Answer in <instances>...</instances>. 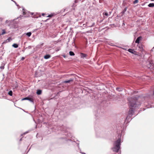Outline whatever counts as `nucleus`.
<instances>
[{
  "label": "nucleus",
  "mask_w": 154,
  "mask_h": 154,
  "mask_svg": "<svg viewBox=\"0 0 154 154\" xmlns=\"http://www.w3.org/2000/svg\"><path fill=\"white\" fill-rule=\"evenodd\" d=\"M147 67L148 68L152 69L154 67V64L152 61L149 62V64L147 65Z\"/></svg>",
  "instance_id": "7ed1b4c3"
},
{
  "label": "nucleus",
  "mask_w": 154,
  "mask_h": 154,
  "mask_svg": "<svg viewBox=\"0 0 154 154\" xmlns=\"http://www.w3.org/2000/svg\"><path fill=\"white\" fill-rule=\"evenodd\" d=\"M23 11H24V8H23Z\"/></svg>",
  "instance_id": "de8ad7c7"
},
{
  "label": "nucleus",
  "mask_w": 154,
  "mask_h": 154,
  "mask_svg": "<svg viewBox=\"0 0 154 154\" xmlns=\"http://www.w3.org/2000/svg\"><path fill=\"white\" fill-rule=\"evenodd\" d=\"M128 51L129 52L134 54L135 55H137V53L134 51V49H128Z\"/></svg>",
  "instance_id": "20e7f679"
},
{
  "label": "nucleus",
  "mask_w": 154,
  "mask_h": 154,
  "mask_svg": "<svg viewBox=\"0 0 154 154\" xmlns=\"http://www.w3.org/2000/svg\"><path fill=\"white\" fill-rule=\"evenodd\" d=\"M28 100L29 101L33 103H34L33 99L29 97V99H28Z\"/></svg>",
  "instance_id": "6ab92c4d"
},
{
  "label": "nucleus",
  "mask_w": 154,
  "mask_h": 154,
  "mask_svg": "<svg viewBox=\"0 0 154 154\" xmlns=\"http://www.w3.org/2000/svg\"><path fill=\"white\" fill-rule=\"evenodd\" d=\"M45 15V14L44 13H42V15L43 16H44Z\"/></svg>",
  "instance_id": "f704fd0d"
},
{
  "label": "nucleus",
  "mask_w": 154,
  "mask_h": 154,
  "mask_svg": "<svg viewBox=\"0 0 154 154\" xmlns=\"http://www.w3.org/2000/svg\"><path fill=\"white\" fill-rule=\"evenodd\" d=\"M123 25H125V23H122V25L123 26Z\"/></svg>",
  "instance_id": "c03bdc74"
},
{
  "label": "nucleus",
  "mask_w": 154,
  "mask_h": 154,
  "mask_svg": "<svg viewBox=\"0 0 154 154\" xmlns=\"http://www.w3.org/2000/svg\"><path fill=\"white\" fill-rule=\"evenodd\" d=\"M148 6L149 7H154V3H150L148 5Z\"/></svg>",
  "instance_id": "f8f14e48"
},
{
  "label": "nucleus",
  "mask_w": 154,
  "mask_h": 154,
  "mask_svg": "<svg viewBox=\"0 0 154 154\" xmlns=\"http://www.w3.org/2000/svg\"><path fill=\"white\" fill-rule=\"evenodd\" d=\"M15 4L17 6H18V5H17L16 3H16H15Z\"/></svg>",
  "instance_id": "37998d69"
},
{
  "label": "nucleus",
  "mask_w": 154,
  "mask_h": 154,
  "mask_svg": "<svg viewBox=\"0 0 154 154\" xmlns=\"http://www.w3.org/2000/svg\"><path fill=\"white\" fill-rule=\"evenodd\" d=\"M62 56L64 58H65L66 57V56L65 55H63Z\"/></svg>",
  "instance_id": "72a5a7b5"
},
{
  "label": "nucleus",
  "mask_w": 154,
  "mask_h": 154,
  "mask_svg": "<svg viewBox=\"0 0 154 154\" xmlns=\"http://www.w3.org/2000/svg\"><path fill=\"white\" fill-rule=\"evenodd\" d=\"M81 57L82 58H84L85 57L87 56V55L85 54H84L81 53Z\"/></svg>",
  "instance_id": "9d476101"
},
{
  "label": "nucleus",
  "mask_w": 154,
  "mask_h": 154,
  "mask_svg": "<svg viewBox=\"0 0 154 154\" xmlns=\"http://www.w3.org/2000/svg\"><path fill=\"white\" fill-rule=\"evenodd\" d=\"M48 19H48L47 20H48Z\"/></svg>",
  "instance_id": "3c124183"
},
{
  "label": "nucleus",
  "mask_w": 154,
  "mask_h": 154,
  "mask_svg": "<svg viewBox=\"0 0 154 154\" xmlns=\"http://www.w3.org/2000/svg\"><path fill=\"white\" fill-rule=\"evenodd\" d=\"M139 97V96H134L128 99L130 109L128 111V115L126 118V119L128 117L132 116L134 112V109L138 108L140 105L141 103L139 102V103H138V101L137 100Z\"/></svg>",
  "instance_id": "f257e3e1"
},
{
  "label": "nucleus",
  "mask_w": 154,
  "mask_h": 154,
  "mask_svg": "<svg viewBox=\"0 0 154 154\" xmlns=\"http://www.w3.org/2000/svg\"><path fill=\"white\" fill-rule=\"evenodd\" d=\"M42 93V91L40 90H38L36 92V94L38 95H40Z\"/></svg>",
  "instance_id": "9b49d317"
},
{
  "label": "nucleus",
  "mask_w": 154,
  "mask_h": 154,
  "mask_svg": "<svg viewBox=\"0 0 154 154\" xmlns=\"http://www.w3.org/2000/svg\"><path fill=\"white\" fill-rule=\"evenodd\" d=\"M25 59V57H22L21 59V60H23Z\"/></svg>",
  "instance_id": "c85d7f7f"
},
{
  "label": "nucleus",
  "mask_w": 154,
  "mask_h": 154,
  "mask_svg": "<svg viewBox=\"0 0 154 154\" xmlns=\"http://www.w3.org/2000/svg\"><path fill=\"white\" fill-rule=\"evenodd\" d=\"M95 116L96 117H97L98 116L97 115H95Z\"/></svg>",
  "instance_id": "a18cd8bd"
},
{
  "label": "nucleus",
  "mask_w": 154,
  "mask_h": 154,
  "mask_svg": "<svg viewBox=\"0 0 154 154\" xmlns=\"http://www.w3.org/2000/svg\"><path fill=\"white\" fill-rule=\"evenodd\" d=\"M12 1L13 2L15 3H16V2L15 1H14L13 0V1Z\"/></svg>",
  "instance_id": "ea45409f"
},
{
  "label": "nucleus",
  "mask_w": 154,
  "mask_h": 154,
  "mask_svg": "<svg viewBox=\"0 0 154 154\" xmlns=\"http://www.w3.org/2000/svg\"><path fill=\"white\" fill-rule=\"evenodd\" d=\"M74 80V78H72L71 79H70L69 80H66L64 81L63 82V83H69L70 82H72Z\"/></svg>",
  "instance_id": "39448f33"
},
{
  "label": "nucleus",
  "mask_w": 154,
  "mask_h": 154,
  "mask_svg": "<svg viewBox=\"0 0 154 154\" xmlns=\"http://www.w3.org/2000/svg\"><path fill=\"white\" fill-rule=\"evenodd\" d=\"M31 14L32 15H33L34 14V13H31Z\"/></svg>",
  "instance_id": "c9c22d12"
},
{
  "label": "nucleus",
  "mask_w": 154,
  "mask_h": 154,
  "mask_svg": "<svg viewBox=\"0 0 154 154\" xmlns=\"http://www.w3.org/2000/svg\"><path fill=\"white\" fill-rule=\"evenodd\" d=\"M69 55L71 56H74L75 55L74 53L72 51H70L69 52Z\"/></svg>",
  "instance_id": "f3484780"
},
{
  "label": "nucleus",
  "mask_w": 154,
  "mask_h": 154,
  "mask_svg": "<svg viewBox=\"0 0 154 154\" xmlns=\"http://www.w3.org/2000/svg\"><path fill=\"white\" fill-rule=\"evenodd\" d=\"M127 9V7H126L123 10V11L121 12V14H122V16L125 13V12L126 11Z\"/></svg>",
  "instance_id": "6e6552de"
},
{
  "label": "nucleus",
  "mask_w": 154,
  "mask_h": 154,
  "mask_svg": "<svg viewBox=\"0 0 154 154\" xmlns=\"http://www.w3.org/2000/svg\"><path fill=\"white\" fill-rule=\"evenodd\" d=\"M5 64L4 63H2L1 66L0 67V68L1 69H4V66Z\"/></svg>",
  "instance_id": "2eb2a0df"
},
{
  "label": "nucleus",
  "mask_w": 154,
  "mask_h": 154,
  "mask_svg": "<svg viewBox=\"0 0 154 154\" xmlns=\"http://www.w3.org/2000/svg\"><path fill=\"white\" fill-rule=\"evenodd\" d=\"M78 146L79 147V144H78Z\"/></svg>",
  "instance_id": "79ce46f5"
},
{
  "label": "nucleus",
  "mask_w": 154,
  "mask_h": 154,
  "mask_svg": "<svg viewBox=\"0 0 154 154\" xmlns=\"http://www.w3.org/2000/svg\"><path fill=\"white\" fill-rule=\"evenodd\" d=\"M153 94H154V91H153Z\"/></svg>",
  "instance_id": "8fccbe9b"
},
{
  "label": "nucleus",
  "mask_w": 154,
  "mask_h": 154,
  "mask_svg": "<svg viewBox=\"0 0 154 154\" xmlns=\"http://www.w3.org/2000/svg\"><path fill=\"white\" fill-rule=\"evenodd\" d=\"M152 1H154V0H152Z\"/></svg>",
  "instance_id": "5fc2aeb1"
},
{
  "label": "nucleus",
  "mask_w": 154,
  "mask_h": 154,
  "mask_svg": "<svg viewBox=\"0 0 154 154\" xmlns=\"http://www.w3.org/2000/svg\"><path fill=\"white\" fill-rule=\"evenodd\" d=\"M6 33L5 30L4 29H2V32L1 35H3Z\"/></svg>",
  "instance_id": "412c9836"
},
{
  "label": "nucleus",
  "mask_w": 154,
  "mask_h": 154,
  "mask_svg": "<svg viewBox=\"0 0 154 154\" xmlns=\"http://www.w3.org/2000/svg\"><path fill=\"white\" fill-rule=\"evenodd\" d=\"M78 2V0H75V3H77Z\"/></svg>",
  "instance_id": "7c9ffc66"
},
{
  "label": "nucleus",
  "mask_w": 154,
  "mask_h": 154,
  "mask_svg": "<svg viewBox=\"0 0 154 154\" xmlns=\"http://www.w3.org/2000/svg\"><path fill=\"white\" fill-rule=\"evenodd\" d=\"M32 33L31 32H29L26 33V35L28 37H30Z\"/></svg>",
  "instance_id": "aec40b11"
},
{
  "label": "nucleus",
  "mask_w": 154,
  "mask_h": 154,
  "mask_svg": "<svg viewBox=\"0 0 154 154\" xmlns=\"http://www.w3.org/2000/svg\"><path fill=\"white\" fill-rule=\"evenodd\" d=\"M12 1L13 2L15 3H16V2L15 1H14L13 0V1Z\"/></svg>",
  "instance_id": "58836bf2"
},
{
  "label": "nucleus",
  "mask_w": 154,
  "mask_h": 154,
  "mask_svg": "<svg viewBox=\"0 0 154 154\" xmlns=\"http://www.w3.org/2000/svg\"><path fill=\"white\" fill-rule=\"evenodd\" d=\"M122 49L125 50H128V48H122Z\"/></svg>",
  "instance_id": "cd10ccee"
},
{
  "label": "nucleus",
  "mask_w": 154,
  "mask_h": 154,
  "mask_svg": "<svg viewBox=\"0 0 154 154\" xmlns=\"http://www.w3.org/2000/svg\"><path fill=\"white\" fill-rule=\"evenodd\" d=\"M82 153L83 154H85V153Z\"/></svg>",
  "instance_id": "49530a36"
},
{
  "label": "nucleus",
  "mask_w": 154,
  "mask_h": 154,
  "mask_svg": "<svg viewBox=\"0 0 154 154\" xmlns=\"http://www.w3.org/2000/svg\"><path fill=\"white\" fill-rule=\"evenodd\" d=\"M55 15V14L53 13L52 14H51L48 15L47 17H51Z\"/></svg>",
  "instance_id": "ddd939ff"
},
{
  "label": "nucleus",
  "mask_w": 154,
  "mask_h": 154,
  "mask_svg": "<svg viewBox=\"0 0 154 154\" xmlns=\"http://www.w3.org/2000/svg\"><path fill=\"white\" fill-rule=\"evenodd\" d=\"M41 15H40L39 16V17H36V16H35V15H34V16H33V17H34V18H38V17H41Z\"/></svg>",
  "instance_id": "bb28decb"
},
{
  "label": "nucleus",
  "mask_w": 154,
  "mask_h": 154,
  "mask_svg": "<svg viewBox=\"0 0 154 154\" xmlns=\"http://www.w3.org/2000/svg\"><path fill=\"white\" fill-rule=\"evenodd\" d=\"M22 140V138H21V139H20V141Z\"/></svg>",
  "instance_id": "a19ab883"
},
{
  "label": "nucleus",
  "mask_w": 154,
  "mask_h": 154,
  "mask_svg": "<svg viewBox=\"0 0 154 154\" xmlns=\"http://www.w3.org/2000/svg\"><path fill=\"white\" fill-rule=\"evenodd\" d=\"M11 40V38L10 37H9L7 39V42H10V41Z\"/></svg>",
  "instance_id": "5701e85b"
},
{
  "label": "nucleus",
  "mask_w": 154,
  "mask_h": 154,
  "mask_svg": "<svg viewBox=\"0 0 154 154\" xmlns=\"http://www.w3.org/2000/svg\"><path fill=\"white\" fill-rule=\"evenodd\" d=\"M103 0H99V2L100 3H102V1H103Z\"/></svg>",
  "instance_id": "2f4dec72"
},
{
  "label": "nucleus",
  "mask_w": 154,
  "mask_h": 154,
  "mask_svg": "<svg viewBox=\"0 0 154 154\" xmlns=\"http://www.w3.org/2000/svg\"><path fill=\"white\" fill-rule=\"evenodd\" d=\"M8 22V20H7L5 21V23H7Z\"/></svg>",
  "instance_id": "e433bc0d"
},
{
  "label": "nucleus",
  "mask_w": 154,
  "mask_h": 154,
  "mask_svg": "<svg viewBox=\"0 0 154 154\" xmlns=\"http://www.w3.org/2000/svg\"><path fill=\"white\" fill-rule=\"evenodd\" d=\"M12 1L13 2L15 3H16V2L15 1H14L13 0V1Z\"/></svg>",
  "instance_id": "4c0bfd02"
},
{
  "label": "nucleus",
  "mask_w": 154,
  "mask_h": 154,
  "mask_svg": "<svg viewBox=\"0 0 154 154\" xmlns=\"http://www.w3.org/2000/svg\"><path fill=\"white\" fill-rule=\"evenodd\" d=\"M116 90L119 91H121L123 90V89L120 88H116Z\"/></svg>",
  "instance_id": "dca6fc26"
},
{
  "label": "nucleus",
  "mask_w": 154,
  "mask_h": 154,
  "mask_svg": "<svg viewBox=\"0 0 154 154\" xmlns=\"http://www.w3.org/2000/svg\"><path fill=\"white\" fill-rule=\"evenodd\" d=\"M121 138H119L118 140L115 141L113 143V147L111 148V150L114 152H118L120 149L121 145Z\"/></svg>",
  "instance_id": "f03ea898"
},
{
  "label": "nucleus",
  "mask_w": 154,
  "mask_h": 154,
  "mask_svg": "<svg viewBox=\"0 0 154 154\" xmlns=\"http://www.w3.org/2000/svg\"><path fill=\"white\" fill-rule=\"evenodd\" d=\"M142 37L141 36H140L139 37H138L137 39H136L135 42L136 43H139L140 40L141 39V38Z\"/></svg>",
  "instance_id": "423d86ee"
},
{
  "label": "nucleus",
  "mask_w": 154,
  "mask_h": 154,
  "mask_svg": "<svg viewBox=\"0 0 154 154\" xmlns=\"http://www.w3.org/2000/svg\"><path fill=\"white\" fill-rule=\"evenodd\" d=\"M21 16H20V17H19V18H20V17ZM19 17H17V18H18Z\"/></svg>",
  "instance_id": "09e8293b"
},
{
  "label": "nucleus",
  "mask_w": 154,
  "mask_h": 154,
  "mask_svg": "<svg viewBox=\"0 0 154 154\" xmlns=\"http://www.w3.org/2000/svg\"><path fill=\"white\" fill-rule=\"evenodd\" d=\"M28 132H29V131H26L24 133H23V134H27V133H28Z\"/></svg>",
  "instance_id": "c756f323"
},
{
  "label": "nucleus",
  "mask_w": 154,
  "mask_h": 154,
  "mask_svg": "<svg viewBox=\"0 0 154 154\" xmlns=\"http://www.w3.org/2000/svg\"><path fill=\"white\" fill-rule=\"evenodd\" d=\"M51 57V56L49 54H46L44 56L45 59H47Z\"/></svg>",
  "instance_id": "1a4fd4ad"
},
{
  "label": "nucleus",
  "mask_w": 154,
  "mask_h": 154,
  "mask_svg": "<svg viewBox=\"0 0 154 154\" xmlns=\"http://www.w3.org/2000/svg\"><path fill=\"white\" fill-rule=\"evenodd\" d=\"M11 1H13V0H11Z\"/></svg>",
  "instance_id": "864d4df0"
},
{
  "label": "nucleus",
  "mask_w": 154,
  "mask_h": 154,
  "mask_svg": "<svg viewBox=\"0 0 154 154\" xmlns=\"http://www.w3.org/2000/svg\"><path fill=\"white\" fill-rule=\"evenodd\" d=\"M66 127L65 126H62L60 127V130L61 131H66Z\"/></svg>",
  "instance_id": "0eeeda50"
},
{
  "label": "nucleus",
  "mask_w": 154,
  "mask_h": 154,
  "mask_svg": "<svg viewBox=\"0 0 154 154\" xmlns=\"http://www.w3.org/2000/svg\"><path fill=\"white\" fill-rule=\"evenodd\" d=\"M23 15H25V12L24 11H23Z\"/></svg>",
  "instance_id": "473e14b6"
},
{
  "label": "nucleus",
  "mask_w": 154,
  "mask_h": 154,
  "mask_svg": "<svg viewBox=\"0 0 154 154\" xmlns=\"http://www.w3.org/2000/svg\"><path fill=\"white\" fill-rule=\"evenodd\" d=\"M12 46L15 48H17L18 47V45L16 43L12 45Z\"/></svg>",
  "instance_id": "4468645a"
},
{
  "label": "nucleus",
  "mask_w": 154,
  "mask_h": 154,
  "mask_svg": "<svg viewBox=\"0 0 154 154\" xmlns=\"http://www.w3.org/2000/svg\"><path fill=\"white\" fill-rule=\"evenodd\" d=\"M138 0H135L133 2V4H136V3H138Z\"/></svg>",
  "instance_id": "4be33fe9"
},
{
  "label": "nucleus",
  "mask_w": 154,
  "mask_h": 154,
  "mask_svg": "<svg viewBox=\"0 0 154 154\" xmlns=\"http://www.w3.org/2000/svg\"><path fill=\"white\" fill-rule=\"evenodd\" d=\"M28 99H29V97H25V98H24L22 99V100H28Z\"/></svg>",
  "instance_id": "b1692460"
},
{
  "label": "nucleus",
  "mask_w": 154,
  "mask_h": 154,
  "mask_svg": "<svg viewBox=\"0 0 154 154\" xmlns=\"http://www.w3.org/2000/svg\"><path fill=\"white\" fill-rule=\"evenodd\" d=\"M110 14H111V12H110Z\"/></svg>",
  "instance_id": "603ef678"
},
{
  "label": "nucleus",
  "mask_w": 154,
  "mask_h": 154,
  "mask_svg": "<svg viewBox=\"0 0 154 154\" xmlns=\"http://www.w3.org/2000/svg\"><path fill=\"white\" fill-rule=\"evenodd\" d=\"M8 94L10 96H12L13 94V92L12 91H10L8 93Z\"/></svg>",
  "instance_id": "a211bd4d"
},
{
  "label": "nucleus",
  "mask_w": 154,
  "mask_h": 154,
  "mask_svg": "<svg viewBox=\"0 0 154 154\" xmlns=\"http://www.w3.org/2000/svg\"><path fill=\"white\" fill-rule=\"evenodd\" d=\"M103 14L106 16H108V13L107 12L103 13Z\"/></svg>",
  "instance_id": "a878e982"
},
{
  "label": "nucleus",
  "mask_w": 154,
  "mask_h": 154,
  "mask_svg": "<svg viewBox=\"0 0 154 154\" xmlns=\"http://www.w3.org/2000/svg\"><path fill=\"white\" fill-rule=\"evenodd\" d=\"M94 24H95V23H92V24L91 25L89 26V27H93L94 26Z\"/></svg>",
  "instance_id": "393cba45"
}]
</instances>
